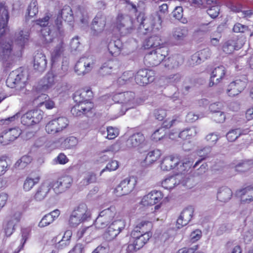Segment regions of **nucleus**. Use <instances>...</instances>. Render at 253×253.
<instances>
[{"instance_id": "61", "label": "nucleus", "mask_w": 253, "mask_h": 253, "mask_svg": "<svg viewBox=\"0 0 253 253\" xmlns=\"http://www.w3.org/2000/svg\"><path fill=\"white\" fill-rule=\"evenodd\" d=\"M69 160L66 156L62 153H60L57 157L54 158L52 161L53 164L64 165L68 162Z\"/></svg>"}, {"instance_id": "47", "label": "nucleus", "mask_w": 253, "mask_h": 253, "mask_svg": "<svg viewBox=\"0 0 253 253\" xmlns=\"http://www.w3.org/2000/svg\"><path fill=\"white\" fill-rule=\"evenodd\" d=\"M68 125V120L65 117H59L49 121L47 126H67Z\"/></svg>"}, {"instance_id": "42", "label": "nucleus", "mask_w": 253, "mask_h": 253, "mask_svg": "<svg viewBox=\"0 0 253 253\" xmlns=\"http://www.w3.org/2000/svg\"><path fill=\"white\" fill-rule=\"evenodd\" d=\"M241 200L245 202H250L253 201V187L246 188L240 191Z\"/></svg>"}, {"instance_id": "5", "label": "nucleus", "mask_w": 253, "mask_h": 253, "mask_svg": "<svg viewBox=\"0 0 253 253\" xmlns=\"http://www.w3.org/2000/svg\"><path fill=\"white\" fill-rule=\"evenodd\" d=\"M168 54L167 47H160L149 52L144 57L145 63L149 66L159 65Z\"/></svg>"}, {"instance_id": "28", "label": "nucleus", "mask_w": 253, "mask_h": 253, "mask_svg": "<svg viewBox=\"0 0 253 253\" xmlns=\"http://www.w3.org/2000/svg\"><path fill=\"white\" fill-rule=\"evenodd\" d=\"M93 96V93L89 89H83L76 91L73 96V99L75 102L81 103L83 102L90 101Z\"/></svg>"}, {"instance_id": "37", "label": "nucleus", "mask_w": 253, "mask_h": 253, "mask_svg": "<svg viewBox=\"0 0 253 253\" xmlns=\"http://www.w3.org/2000/svg\"><path fill=\"white\" fill-rule=\"evenodd\" d=\"M64 51V45L62 40H60L59 43L55 46L51 52V60L55 62L63 54Z\"/></svg>"}, {"instance_id": "12", "label": "nucleus", "mask_w": 253, "mask_h": 253, "mask_svg": "<svg viewBox=\"0 0 253 253\" xmlns=\"http://www.w3.org/2000/svg\"><path fill=\"white\" fill-rule=\"evenodd\" d=\"M73 182V179L71 176L63 175L59 177L56 181H52L53 190L56 194H61L71 187Z\"/></svg>"}, {"instance_id": "64", "label": "nucleus", "mask_w": 253, "mask_h": 253, "mask_svg": "<svg viewBox=\"0 0 253 253\" xmlns=\"http://www.w3.org/2000/svg\"><path fill=\"white\" fill-rule=\"evenodd\" d=\"M249 30V27L247 25L236 23L233 26V31L235 33H244Z\"/></svg>"}, {"instance_id": "33", "label": "nucleus", "mask_w": 253, "mask_h": 253, "mask_svg": "<svg viewBox=\"0 0 253 253\" xmlns=\"http://www.w3.org/2000/svg\"><path fill=\"white\" fill-rule=\"evenodd\" d=\"M232 192L227 187H222L219 188L217 193V199L221 202H227L231 198Z\"/></svg>"}, {"instance_id": "46", "label": "nucleus", "mask_w": 253, "mask_h": 253, "mask_svg": "<svg viewBox=\"0 0 253 253\" xmlns=\"http://www.w3.org/2000/svg\"><path fill=\"white\" fill-rule=\"evenodd\" d=\"M60 14L62 19L68 22H71L74 19L72 9L69 6H65L61 10Z\"/></svg>"}, {"instance_id": "40", "label": "nucleus", "mask_w": 253, "mask_h": 253, "mask_svg": "<svg viewBox=\"0 0 253 253\" xmlns=\"http://www.w3.org/2000/svg\"><path fill=\"white\" fill-rule=\"evenodd\" d=\"M40 180L39 177L32 178L31 177L28 176L26 177L24 181L23 185V189L24 191H30L34 186L37 184Z\"/></svg>"}, {"instance_id": "16", "label": "nucleus", "mask_w": 253, "mask_h": 253, "mask_svg": "<svg viewBox=\"0 0 253 253\" xmlns=\"http://www.w3.org/2000/svg\"><path fill=\"white\" fill-rule=\"evenodd\" d=\"M136 83L140 85H144L154 80V73L152 70L140 69L134 75Z\"/></svg>"}, {"instance_id": "50", "label": "nucleus", "mask_w": 253, "mask_h": 253, "mask_svg": "<svg viewBox=\"0 0 253 253\" xmlns=\"http://www.w3.org/2000/svg\"><path fill=\"white\" fill-rule=\"evenodd\" d=\"M72 235V233L71 230H68L65 231L62 239L57 244L58 248L60 246L62 248L68 246L69 244V241Z\"/></svg>"}, {"instance_id": "2", "label": "nucleus", "mask_w": 253, "mask_h": 253, "mask_svg": "<svg viewBox=\"0 0 253 253\" xmlns=\"http://www.w3.org/2000/svg\"><path fill=\"white\" fill-rule=\"evenodd\" d=\"M163 18L161 15L155 12L153 13L148 18H144L143 15H140L137 17V21H141L139 28L141 30H144L145 33L159 31L162 28Z\"/></svg>"}, {"instance_id": "17", "label": "nucleus", "mask_w": 253, "mask_h": 253, "mask_svg": "<svg viewBox=\"0 0 253 253\" xmlns=\"http://www.w3.org/2000/svg\"><path fill=\"white\" fill-rule=\"evenodd\" d=\"M194 209L192 206H188L185 208L181 212L177 219L176 227L180 229L186 225L191 220Z\"/></svg>"}, {"instance_id": "54", "label": "nucleus", "mask_w": 253, "mask_h": 253, "mask_svg": "<svg viewBox=\"0 0 253 253\" xmlns=\"http://www.w3.org/2000/svg\"><path fill=\"white\" fill-rule=\"evenodd\" d=\"M172 15L173 17L176 19L180 21L183 23L187 22V20L185 19H183V8L181 6L176 7L172 12Z\"/></svg>"}, {"instance_id": "23", "label": "nucleus", "mask_w": 253, "mask_h": 253, "mask_svg": "<svg viewBox=\"0 0 253 253\" xmlns=\"http://www.w3.org/2000/svg\"><path fill=\"white\" fill-rule=\"evenodd\" d=\"M132 241L135 244L137 249L139 250L147 243L152 236L151 233L139 234L136 231L131 232Z\"/></svg>"}, {"instance_id": "53", "label": "nucleus", "mask_w": 253, "mask_h": 253, "mask_svg": "<svg viewBox=\"0 0 253 253\" xmlns=\"http://www.w3.org/2000/svg\"><path fill=\"white\" fill-rule=\"evenodd\" d=\"M114 67V62L109 60L104 63L100 67V72L103 74H109Z\"/></svg>"}, {"instance_id": "36", "label": "nucleus", "mask_w": 253, "mask_h": 253, "mask_svg": "<svg viewBox=\"0 0 253 253\" xmlns=\"http://www.w3.org/2000/svg\"><path fill=\"white\" fill-rule=\"evenodd\" d=\"M122 48V43L119 40L110 42L108 45V49L109 53L114 56H117L120 54Z\"/></svg>"}, {"instance_id": "15", "label": "nucleus", "mask_w": 253, "mask_h": 253, "mask_svg": "<svg viewBox=\"0 0 253 253\" xmlns=\"http://www.w3.org/2000/svg\"><path fill=\"white\" fill-rule=\"evenodd\" d=\"M132 25V21L129 16L122 14H118L117 18L116 26L122 35L130 33Z\"/></svg>"}, {"instance_id": "52", "label": "nucleus", "mask_w": 253, "mask_h": 253, "mask_svg": "<svg viewBox=\"0 0 253 253\" xmlns=\"http://www.w3.org/2000/svg\"><path fill=\"white\" fill-rule=\"evenodd\" d=\"M30 113L32 116V121L35 125L38 124L42 119L43 112L39 109L31 110Z\"/></svg>"}, {"instance_id": "18", "label": "nucleus", "mask_w": 253, "mask_h": 253, "mask_svg": "<svg viewBox=\"0 0 253 253\" xmlns=\"http://www.w3.org/2000/svg\"><path fill=\"white\" fill-rule=\"evenodd\" d=\"M163 197L161 191L153 190L143 197L141 204L143 206H152L160 202Z\"/></svg>"}, {"instance_id": "38", "label": "nucleus", "mask_w": 253, "mask_h": 253, "mask_svg": "<svg viewBox=\"0 0 253 253\" xmlns=\"http://www.w3.org/2000/svg\"><path fill=\"white\" fill-rule=\"evenodd\" d=\"M236 170L240 172H245L249 169L253 165V160H242L237 164L234 163Z\"/></svg>"}, {"instance_id": "30", "label": "nucleus", "mask_w": 253, "mask_h": 253, "mask_svg": "<svg viewBox=\"0 0 253 253\" xmlns=\"http://www.w3.org/2000/svg\"><path fill=\"white\" fill-rule=\"evenodd\" d=\"M183 59L179 55H173L166 59L163 64L169 69L177 68L183 63Z\"/></svg>"}, {"instance_id": "62", "label": "nucleus", "mask_w": 253, "mask_h": 253, "mask_svg": "<svg viewBox=\"0 0 253 253\" xmlns=\"http://www.w3.org/2000/svg\"><path fill=\"white\" fill-rule=\"evenodd\" d=\"M16 225L11 223L7 220L4 225V231L6 236L9 237L14 232L15 230Z\"/></svg>"}, {"instance_id": "49", "label": "nucleus", "mask_w": 253, "mask_h": 253, "mask_svg": "<svg viewBox=\"0 0 253 253\" xmlns=\"http://www.w3.org/2000/svg\"><path fill=\"white\" fill-rule=\"evenodd\" d=\"M106 128V131L102 132L103 135H105L107 133V135L105 137L109 139H113L116 137L119 133V131L118 127H103Z\"/></svg>"}, {"instance_id": "19", "label": "nucleus", "mask_w": 253, "mask_h": 253, "mask_svg": "<svg viewBox=\"0 0 253 253\" xmlns=\"http://www.w3.org/2000/svg\"><path fill=\"white\" fill-rule=\"evenodd\" d=\"M106 23V18L105 16L101 13H98L94 18L92 22V34L94 36L98 35L104 30Z\"/></svg>"}, {"instance_id": "59", "label": "nucleus", "mask_w": 253, "mask_h": 253, "mask_svg": "<svg viewBox=\"0 0 253 253\" xmlns=\"http://www.w3.org/2000/svg\"><path fill=\"white\" fill-rule=\"evenodd\" d=\"M241 134L240 130L237 128L234 129L230 130L226 134L227 139L229 141H233L235 140Z\"/></svg>"}, {"instance_id": "4", "label": "nucleus", "mask_w": 253, "mask_h": 253, "mask_svg": "<svg viewBox=\"0 0 253 253\" xmlns=\"http://www.w3.org/2000/svg\"><path fill=\"white\" fill-rule=\"evenodd\" d=\"M41 33L42 40L45 43L52 42L56 36H62L63 35L62 22L57 19L55 21V26L50 25L43 27L41 30Z\"/></svg>"}, {"instance_id": "9", "label": "nucleus", "mask_w": 253, "mask_h": 253, "mask_svg": "<svg viewBox=\"0 0 253 253\" xmlns=\"http://www.w3.org/2000/svg\"><path fill=\"white\" fill-rule=\"evenodd\" d=\"M137 180L134 177H128L122 180L114 190V193L117 196L127 195L134 189Z\"/></svg>"}, {"instance_id": "34", "label": "nucleus", "mask_w": 253, "mask_h": 253, "mask_svg": "<svg viewBox=\"0 0 253 253\" xmlns=\"http://www.w3.org/2000/svg\"><path fill=\"white\" fill-rule=\"evenodd\" d=\"M206 5L207 6L204 7L208 8L207 13L211 18H214L218 16L220 9L216 1L208 0H206Z\"/></svg>"}, {"instance_id": "51", "label": "nucleus", "mask_w": 253, "mask_h": 253, "mask_svg": "<svg viewBox=\"0 0 253 253\" xmlns=\"http://www.w3.org/2000/svg\"><path fill=\"white\" fill-rule=\"evenodd\" d=\"M182 122L181 118L178 116H173L171 118L168 119L164 123L163 126H179Z\"/></svg>"}, {"instance_id": "29", "label": "nucleus", "mask_w": 253, "mask_h": 253, "mask_svg": "<svg viewBox=\"0 0 253 253\" xmlns=\"http://www.w3.org/2000/svg\"><path fill=\"white\" fill-rule=\"evenodd\" d=\"M162 155L161 151L159 149L150 151L147 154L145 159L142 162L144 167H148L156 162Z\"/></svg>"}, {"instance_id": "7", "label": "nucleus", "mask_w": 253, "mask_h": 253, "mask_svg": "<svg viewBox=\"0 0 253 253\" xmlns=\"http://www.w3.org/2000/svg\"><path fill=\"white\" fill-rule=\"evenodd\" d=\"M95 57L92 55L83 56L77 62L75 72L79 76H83L90 72L95 64Z\"/></svg>"}, {"instance_id": "57", "label": "nucleus", "mask_w": 253, "mask_h": 253, "mask_svg": "<svg viewBox=\"0 0 253 253\" xmlns=\"http://www.w3.org/2000/svg\"><path fill=\"white\" fill-rule=\"evenodd\" d=\"M95 174L91 172H87L84 173L82 182L84 185H88L93 183L96 181Z\"/></svg>"}, {"instance_id": "13", "label": "nucleus", "mask_w": 253, "mask_h": 253, "mask_svg": "<svg viewBox=\"0 0 253 253\" xmlns=\"http://www.w3.org/2000/svg\"><path fill=\"white\" fill-rule=\"evenodd\" d=\"M247 85V80L245 77L236 79L228 85L226 93L229 96L234 97L244 90Z\"/></svg>"}, {"instance_id": "27", "label": "nucleus", "mask_w": 253, "mask_h": 253, "mask_svg": "<svg viewBox=\"0 0 253 253\" xmlns=\"http://www.w3.org/2000/svg\"><path fill=\"white\" fill-rule=\"evenodd\" d=\"M47 65V60L45 55L42 52H37L34 56V67L39 72L45 70Z\"/></svg>"}, {"instance_id": "56", "label": "nucleus", "mask_w": 253, "mask_h": 253, "mask_svg": "<svg viewBox=\"0 0 253 253\" xmlns=\"http://www.w3.org/2000/svg\"><path fill=\"white\" fill-rule=\"evenodd\" d=\"M119 168V162L115 160H111L100 172V175L104 171L108 170L112 171L116 170Z\"/></svg>"}, {"instance_id": "32", "label": "nucleus", "mask_w": 253, "mask_h": 253, "mask_svg": "<svg viewBox=\"0 0 253 253\" xmlns=\"http://www.w3.org/2000/svg\"><path fill=\"white\" fill-rule=\"evenodd\" d=\"M163 44V42L160 36L154 35L145 40L143 46L145 48H149L151 47L157 48L163 47L162 46Z\"/></svg>"}, {"instance_id": "58", "label": "nucleus", "mask_w": 253, "mask_h": 253, "mask_svg": "<svg viewBox=\"0 0 253 253\" xmlns=\"http://www.w3.org/2000/svg\"><path fill=\"white\" fill-rule=\"evenodd\" d=\"M28 14L30 17H34L38 12L37 7V1L32 0L30 3L28 8Z\"/></svg>"}, {"instance_id": "21", "label": "nucleus", "mask_w": 253, "mask_h": 253, "mask_svg": "<svg viewBox=\"0 0 253 253\" xmlns=\"http://www.w3.org/2000/svg\"><path fill=\"white\" fill-rule=\"evenodd\" d=\"M226 72L225 68L223 66L215 68L211 73L209 86L211 87L214 84H219L223 79Z\"/></svg>"}, {"instance_id": "39", "label": "nucleus", "mask_w": 253, "mask_h": 253, "mask_svg": "<svg viewBox=\"0 0 253 253\" xmlns=\"http://www.w3.org/2000/svg\"><path fill=\"white\" fill-rule=\"evenodd\" d=\"M93 107V104H89V106L86 108H83L77 104L74 106L71 110L72 114L75 116H80L84 114L89 112Z\"/></svg>"}, {"instance_id": "8", "label": "nucleus", "mask_w": 253, "mask_h": 253, "mask_svg": "<svg viewBox=\"0 0 253 253\" xmlns=\"http://www.w3.org/2000/svg\"><path fill=\"white\" fill-rule=\"evenodd\" d=\"M108 100L109 102L111 100L114 101L115 102L128 105L129 107L125 108V111L122 112L120 116L125 114L126 111L129 108L133 107L136 103L135 100V93L131 91H126L116 93L111 97H108Z\"/></svg>"}, {"instance_id": "26", "label": "nucleus", "mask_w": 253, "mask_h": 253, "mask_svg": "<svg viewBox=\"0 0 253 253\" xmlns=\"http://www.w3.org/2000/svg\"><path fill=\"white\" fill-rule=\"evenodd\" d=\"M188 35V30L185 27H178L173 28L172 31V38L178 43L183 42Z\"/></svg>"}, {"instance_id": "20", "label": "nucleus", "mask_w": 253, "mask_h": 253, "mask_svg": "<svg viewBox=\"0 0 253 253\" xmlns=\"http://www.w3.org/2000/svg\"><path fill=\"white\" fill-rule=\"evenodd\" d=\"M9 18L8 7L0 2V38L3 36L7 27Z\"/></svg>"}, {"instance_id": "3", "label": "nucleus", "mask_w": 253, "mask_h": 253, "mask_svg": "<svg viewBox=\"0 0 253 253\" xmlns=\"http://www.w3.org/2000/svg\"><path fill=\"white\" fill-rule=\"evenodd\" d=\"M90 216V211L84 204H80L72 212L69 222L71 226L75 227L86 220Z\"/></svg>"}, {"instance_id": "11", "label": "nucleus", "mask_w": 253, "mask_h": 253, "mask_svg": "<svg viewBox=\"0 0 253 253\" xmlns=\"http://www.w3.org/2000/svg\"><path fill=\"white\" fill-rule=\"evenodd\" d=\"M26 77L23 72L20 70L13 71L9 74L6 81V84L8 87L14 88L19 86L20 88L25 86L26 82Z\"/></svg>"}, {"instance_id": "43", "label": "nucleus", "mask_w": 253, "mask_h": 253, "mask_svg": "<svg viewBox=\"0 0 253 253\" xmlns=\"http://www.w3.org/2000/svg\"><path fill=\"white\" fill-rule=\"evenodd\" d=\"M78 143V141L76 137L70 136L61 142L60 148L63 149H71L76 146Z\"/></svg>"}, {"instance_id": "48", "label": "nucleus", "mask_w": 253, "mask_h": 253, "mask_svg": "<svg viewBox=\"0 0 253 253\" xmlns=\"http://www.w3.org/2000/svg\"><path fill=\"white\" fill-rule=\"evenodd\" d=\"M32 160V158L29 156H23L20 160L17 161L15 166L19 169H23L31 162Z\"/></svg>"}, {"instance_id": "14", "label": "nucleus", "mask_w": 253, "mask_h": 253, "mask_svg": "<svg viewBox=\"0 0 253 253\" xmlns=\"http://www.w3.org/2000/svg\"><path fill=\"white\" fill-rule=\"evenodd\" d=\"M52 188L51 181L48 180L44 181L36 188L33 197L34 199L37 202L43 201Z\"/></svg>"}, {"instance_id": "63", "label": "nucleus", "mask_w": 253, "mask_h": 253, "mask_svg": "<svg viewBox=\"0 0 253 253\" xmlns=\"http://www.w3.org/2000/svg\"><path fill=\"white\" fill-rule=\"evenodd\" d=\"M212 118L216 123H222L225 120L226 115L224 112L220 111L212 114Z\"/></svg>"}, {"instance_id": "60", "label": "nucleus", "mask_w": 253, "mask_h": 253, "mask_svg": "<svg viewBox=\"0 0 253 253\" xmlns=\"http://www.w3.org/2000/svg\"><path fill=\"white\" fill-rule=\"evenodd\" d=\"M164 128V127H159V128L155 130L151 135L152 140L155 141H158L163 138L165 135Z\"/></svg>"}, {"instance_id": "25", "label": "nucleus", "mask_w": 253, "mask_h": 253, "mask_svg": "<svg viewBox=\"0 0 253 253\" xmlns=\"http://www.w3.org/2000/svg\"><path fill=\"white\" fill-rule=\"evenodd\" d=\"M244 42L242 39L229 40L225 42L223 46V51L230 54L234 50H238L243 45Z\"/></svg>"}, {"instance_id": "22", "label": "nucleus", "mask_w": 253, "mask_h": 253, "mask_svg": "<svg viewBox=\"0 0 253 253\" xmlns=\"http://www.w3.org/2000/svg\"><path fill=\"white\" fill-rule=\"evenodd\" d=\"M146 143L144 135L138 132L132 134L128 138L126 142V146L128 148H132L140 145H145Z\"/></svg>"}, {"instance_id": "6", "label": "nucleus", "mask_w": 253, "mask_h": 253, "mask_svg": "<svg viewBox=\"0 0 253 253\" xmlns=\"http://www.w3.org/2000/svg\"><path fill=\"white\" fill-rule=\"evenodd\" d=\"M117 213V210L114 206H111L102 211L96 218L95 226L99 229L106 227L113 220Z\"/></svg>"}, {"instance_id": "44", "label": "nucleus", "mask_w": 253, "mask_h": 253, "mask_svg": "<svg viewBox=\"0 0 253 253\" xmlns=\"http://www.w3.org/2000/svg\"><path fill=\"white\" fill-rule=\"evenodd\" d=\"M6 134V137H7L9 141H14L21 133L22 130L20 127H11L8 130H4Z\"/></svg>"}, {"instance_id": "35", "label": "nucleus", "mask_w": 253, "mask_h": 253, "mask_svg": "<svg viewBox=\"0 0 253 253\" xmlns=\"http://www.w3.org/2000/svg\"><path fill=\"white\" fill-rule=\"evenodd\" d=\"M178 175L171 176L167 177L162 182V186L166 189H171L179 184L180 179Z\"/></svg>"}, {"instance_id": "45", "label": "nucleus", "mask_w": 253, "mask_h": 253, "mask_svg": "<svg viewBox=\"0 0 253 253\" xmlns=\"http://www.w3.org/2000/svg\"><path fill=\"white\" fill-rule=\"evenodd\" d=\"M22 217V212L17 210L12 211L7 217L6 220L16 226L20 222Z\"/></svg>"}, {"instance_id": "55", "label": "nucleus", "mask_w": 253, "mask_h": 253, "mask_svg": "<svg viewBox=\"0 0 253 253\" xmlns=\"http://www.w3.org/2000/svg\"><path fill=\"white\" fill-rule=\"evenodd\" d=\"M21 123L23 126H31L35 125L32 121V116L30 113V111H28L21 117Z\"/></svg>"}, {"instance_id": "1", "label": "nucleus", "mask_w": 253, "mask_h": 253, "mask_svg": "<svg viewBox=\"0 0 253 253\" xmlns=\"http://www.w3.org/2000/svg\"><path fill=\"white\" fill-rule=\"evenodd\" d=\"M30 33L27 30H20L16 32L15 41L17 46L13 47L9 42H0V59L7 64H11L18 59L22 54L25 44L28 42Z\"/></svg>"}, {"instance_id": "31", "label": "nucleus", "mask_w": 253, "mask_h": 253, "mask_svg": "<svg viewBox=\"0 0 253 253\" xmlns=\"http://www.w3.org/2000/svg\"><path fill=\"white\" fill-rule=\"evenodd\" d=\"M180 164L177 158L172 156L166 157L161 163V169L163 170L169 171L175 168Z\"/></svg>"}, {"instance_id": "10", "label": "nucleus", "mask_w": 253, "mask_h": 253, "mask_svg": "<svg viewBox=\"0 0 253 253\" xmlns=\"http://www.w3.org/2000/svg\"><path fill=\"white\" fill-rule=\"evenodd\" d=\"M126 222L124 220L119 219L112 222L103 235L104 238L108 241L114 239L125 229Z\"/></svg>"}, {"instance_id": "41", "label": "nucleus", "mask_w": 253, "mask_h": 253, "mask_svg": "<svg viewBox=\"0 0 253 253\" xmlns=\"http://www.w3.org/2000/svg\"><path fill=\"white\" fill-rule=\"evenodd\" d=\"M134 76V73L132 71L125 72L123 75L118 78L117 82L120 85L131 82Z\"/></svg>"}, {"instance_id": "24", "label": "nucleus", "mask_w": 253, "mask_h": 253, "mask_svg": "<svg viewBox=\"0 0 253 253\" xmlns=\"http://www.w3.org/2000/svg\"><path fill=\"white\" fill-rule=\"evenodd\" d=\"M53 72H48L40 81L39 89L45 91L52 88L55 84Z\"/></svg>"}]
</instances>
